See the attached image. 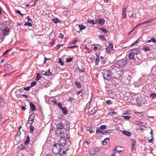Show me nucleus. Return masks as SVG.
<instances>
[{
    "label": "nucleus",
    "mask_w": 156,
    "mask_h": 156,
    "mask_svg": "<svg viewBox=\"0 0 156 156\" xmlns=\"http://www.w3.org/2000/svg\"><path fill=\"white\" fill-rule=\"evenodd\" d=\"M123 117L125 119L127 120L131 118L130 116L129 115L124 116H123Z\"/></svg>",
    "instance_id": "obj_43"
},
{
    "label": "nucleus",
    "mask_w": 156,
    "mask_h": 156,
    "mask_svg": "<svg viewBox=\"0 0 156 156\" xmlns=\"http://www.w3.org/2000/svg\"><path fill=\"white\" fill-rule=\"evenodd\" d=\"M79 27L80 30H82L86 28V27L83 25H79Z\"/></svg>",
    "instance_id": "obj_31"
},
{
    "label": "nucleus",
    "mask_w": 156,
    "mask_h": 156,
    "mask_svg": "<svg viewBox=\"0 0 156 156\" xmlns=\"http://www.w3.org/2000/svg\"><path fill=\"white\" fill-rule=\"evenodd\" d=\"M88 131H89L90 133H92L94 132V130H93L91 129H88Z\"/></svg>",
    "instance_id": "obj_58"
},
{
    "label": "nucleus",
    "mask_w": 156,
    "mask_h": 156,
    "mask_svg": "<svg viewBox=\"0 0 156 156\" xmlns=\"http://www.w3.org/2000/svg\"><path fill=\"white\" fill-rule=\"evenodd\" d=\"M67 151L66 150V149L65 147H63L62 149H60L59 154L61 155H64L65 156H66V152Z\"/></svg>",
    "instance_id": "obj_12"
},
{
    "label": "nucleus",
    "mask_w": 156,
    "mask_h": 156,
    "mask_svg": "<svg viewBox=\"0 0 156 156\" xmlns=\"http://www.w3.org/2000/svg\"><path fill=\"white\" fill-rule=\"evenodd\" d=\"M105 22L104 20L100 18H98L96 20V23L98 24L99 25H103Z\"/></svg>",
    "instance_id": "obj_9"
},
{
    "label": "nucleus",
    "mask_w": 156,
    "mask_h": 156,
    "mask_svg": "<svg viewBox=\"0 0 156 156\" xmlns=\"http://www.w3.org/2000/svg\"><path fill=\"white\" fill-rule=\"evenodd\" d=\"M62 111L63 113L65 114L66 115L68 111H67L66 108V107H63L62 108Z\"/></svg>",
    "instance_id": "obj_24"
},
{
    "label": "nucleus",
    "mask_w": 156,
    "mask_h": 156,
    "mask_svg": "<svg viewBox=\"0 0 156 156\" xmlns=\"http://www.w3.org/2000/svg\"><path fill=\"white\" fill-rule=\"evenodd\" d=\"M30 131V133H33L34 130V127L31 125L29 126Z\"/></svg>",
    "instance_id": "obj_29"
},
{
    "label": "nucleus",
    "mask_w": 156,
    "mask_h": 156,
    "mask_svg": "<svg viewBox=\"0 0 156 156\" xmlns=\"http://www.w3.org/2000/svg\"><path fill=\"white\" fill-rule=\"evenodd\" d=\"M107 128V126L106 125H103L101 126L100 127V128L102 130H104L105 129Z\"/></svg>",
    "instance_id": "obj_40"
},
{
    "label": "nucleus",
    "mask_w": 156,
    "mask_h": 156,
    "mask_svg": "<svg viewBox=\"0 0 156 156\" xmlns=\"http://www.w3.org/2000/svg\"><path fill=\"white\" fill-rule=\"evenodd\" d=\"M141 38H142V37H139V38L138 40H137L133 44H132L131 45V46L132 47V46H133L135 44H137L139 42V40Z\"/></svg>",
    "instance_id": "obj_39"
},
{
    "label": "nucleus",
    "mask_w": 156,
    "mask_h": 156,
    "mask_svg": "<svg viewBox=\"0 0 156 156\" xmlns=\"http://www.w3.org/2000/svg\"><path fill=\"white\" fill-rule=\"evenodd\" d=\"M15 12L16 13H18V14H20V15L21 13V12L20 11V10H16Z\"/></svg>",
    "instance_id": "obj_64"
},
{
    "label": "nucleus",
    "mask_w": 156,
    "mask_h": 156,
    "mask_svg": "<svg viewBox=\"0 0 156 156\" xmlns=\"http://www.w3.org/2000/svg\"><path fill=\"white\" fill-rule=\"evenodd\" d=\"M30 105L31 109L33 111H35L36 109L35 105L31 102H30Z\"/></svg>",
    "instance_id": "obj_22"
},
{
    "label": "nucleus",
    "mask_w": 156,
    "mask_h": 156,
    "mask_svg": "<svg viewBox=\"0 0 156 156\" xmlns=\"http://www.w3.org/2000/svg\"><path fill=\"white\" fill-rule=\"evenodd\" d=\"M99 57H97L95 61V65H97L98 64L99 60Z\"/></svg>",
    "instance_id": "obj_35"
},
{
    "label": "nucleus",
    "mask_w": 156,
    "mask_h": 156,
    "mask_svg": "<svg viewBox=\"0 0 156 156\" xmlns=\"http://www.w3.org/2000/svg\"><path fill=\"white\" fill-rule=\"evenodd\" d=\"M63 124L62 123V122H60L58 123L57 124V127L58 128L57 129H63Z\"/></svg>",
    "instance_id": "obj_18"
},
{
    "label": "nucleus",
    "mask_w": 156,
    "mask_h": 156,
    "mask_svg": "<svg viewBox=\"0 0 156 156\" xmlns=\"http://www.w3.org/2000/svg\"><path fill=\"white\" fill-rule=\"evenodd\" d=\"M0 103L1 105L3 106L4 104V101L3 98L0 97Z\"/></svg>",
    "instance_id": "obj_32"
},
{
    "label": "nucleus",
    "mask_w": 156,
    "mask_h": 156,
    "mask_svg": "<svg viewBox=\"0 0 156 156\" xmlns=\"http://www.w3.org/2000/svg\"><path fill=\"white\" fill-rule=\"evenodd\" d=\"M131 51L134 54L137 55L140 53V51L139 48H135L131 50Z\"/></svg>",
    "instance_id": "obj_11"
},
{
    "label": "nucleus",
    "mask_w": 156,
    "mask_h": 156,
    "mask_svg": "<svg viewBox=\"0 0 156 156\" xmlns=\"http://www.w3.org/2000/svg\"><path fill=\"white\" fill-rule=\"evenodd\" d=\"M130 17H132L133 18H135L136 17V14L134 13H133Z\"/></svg>",
    "instance_id": "obj_61"
},
{
    "label": "nucleus",
    "mask_w": 156,
    "mask_h": 156,
    "mask_svg": "<svg viewBox=\"0 0 156 156\" xmlns=\"http://www.w3.org/2000/svg\"><path fill=\"white\" fill-rule=\"evenodd\" d=\"M99 37L100 39L101 40H106L105 37H104L103 35H100L99 36Z\"/></svg>",
    "instance_id": "obj_45"
},
{
    "label": "nucleus",
    "mask_w": 156,
    "mask_h": 156,
    "mask_svg": "<svg viewBox=\"0 0 156 156\" xmlns=\"http://www.w3.org/2000/svg\"><path fill=\"white\" fill-rule=\"evenodd\" d=\"M90 101L86 105V108H89L90 106Z\"/></svg>",
    "instance_id": "obj_55"
},
{
    "label": "nucleus",
    "mask_w": 156,
    "mask_h": 156,
    "mask_svg": "<svg viewBox=\"0 0 156 156\" xmlns=\"http://www.w3.org/2000/svg\"><path fill=\"white\" fill-rule=\"evenodd\" d=\"M59 35H60V36H59L58 37L59 38L62 39L64 38V36L63 34H59Z\"/></svg>",
    "instance_id": "obj_54"
},
{
    "label": "nucleus",
    "mask_w": 156,
    "mask_h": 156,
    "mask_svg": "<svg viewBox=\"0 0 156 156\" xmlns=\"http://www.w3.org/2000/svg\"><path fill=\"white\" fill-rule=\"evenodd\" d=\"M75 83L76 85L79 88H80L81 87V84L79 82H77V81H76L75 82Z\"/></svg>",
    "instance_id": "obj_36"
},
{
    "label": "nucleus",
    "mask_w": 156,
    "mask_h": 156,
    "mask_svg": "<svg viewBox=\"0 0 156 156\" xmlns=\"http://www.w3.org/2000/svg\"><path fill=\"white\" fill-rule=\"evenodd\" d=\"M98 109L96 107H94L90 112V115H93L94 114L96 111L98 110Z\"/></svg>",
    "instance_id": "obj_16"
},
{
    "label": "nucleus",
    "mask_w": 156,
    "mask_h": 156,
    "mask_svg": "<svg viewBox=\"0 0 156 156\" xmlns=\"http://www.w3.org/2000/svg\"><path fill=\"white\" fill-rule=\"evenodd\" d=\"M136 144V141H133L132 143V149L133 150H135V145Z\"/></svg>",
    "instance_id": "obj_23"
},
{
    "label": "nucleus",
    "mask_w": 156,
    "mask_h": 156,
    "mask_svg": "<svg viewBox=\"0 0 156 156\" xmlns=\"http://www.w3.org/2000/svg\"><path fill=\"white\" fill-rule=\"evenodd\" d=\"M117 62V64L120 66H124L127 63L126 60L124 59L119 60Z\"/></svg>",
    "instance_id": "obj_7"
},
{
    "label": "nucleus",
    "mask_w": 156,
    "mask_h": 156,
    "mask_svg": "<svg viewBox=\"0 0 156 156\" xmlns=\"http://www.w3.org/2000/svg\"><path fill=\"white\" fill-rule=\"evenodd\" d=\"M100 133L103 134H105V131H103L99 129L98 128L96 130V133Z\"/></svg>",
    "instance_id": "obj_25"
},
{
    "label": "nucleus",
    "mask_w": 156,
    "mask_h": 156,
    "mask_svg": "<svg viewBox=\"0 0 156 156\" xmlns=\"http://www.w3.org/2000/svg\"><path fill=\"white\" fill-rule=\"evenodd\" d=\"M135 64L136 65H140V63H141V61L140 60L138 59L137 61L135 60Z\"/></svg>",
    "instance_id": "obj_47"
},
{
    "label": "nucleus",
    "mask_w": 156,
    "mask_h": 156,
    "mask_svg": "<svg viewBox=\"0 0 156 156\" xmlns=\"http://www.w3.org/2000/svg\"><path fill=\"white\" fill-rule=\"evenodd\" d=\"M87 22L88 23L92 24H96V22H95L94 20H87Z\"/></svg>",
    "instance_id": "obj_30"
},
{
    "label": "nucleus",
    "mask_w": 156,
    "mask_h": 156,
    "mask_svg": "<svg viewBox=\"0 0 156 156\" xmlns=\"http://www.w3.org/2000/svg\"><path fill=\"white\" fill-rule=\"evenodd\" d=\"M75 71H76L77 72H79L80 73L81 72H83V70H81V69L79 68H76L75 70Z\"/></svg>",
    "instance_id": "obj_48"
},
{
    "label": "nucleus",
    "mask_w": 156,
    "mask_h": 156,
    "mask_svg": "<svg viewBox=\"0 0 156 156\" xmlns=\"http://www.w3.org/2000/svg\"><path fill=\"white\" fill-rule=\"evenodd\" d=\"M115 153H120V152H122L121 151H118L117 150V148H115Z\"/></svg>",
    "instance_id": "obj_56"
},
{
    "label": "nucleus",
    "mask_w": 156,
    "mask_h": 156,
    "mask_svg": "<svg viewBox=\"0 0 156 156\" xmlns=\"http://www.w3.org/2000/svg\"><path fill=\"white\" fill-rule=\"evenodd\" d=\"M61 149V147L58 144H55L53 147L52 151L55 154H59Z\"/></svg>",
    "instance_id": "obj_2"
},
{
    "label": "nucleus",
    "mask_w": 156,
    "mask_h": 156,
    "mask_svg": "<svg viewBox=\"0 0 156 156\" xmlns=\"http://www.w3.org/2000/svg\"><path fill=\"white\" fill-rule=\"evenodd\" d=\"M154 19H153V18H152L149 20H148L147 21L144 22L143 23H144V24L145 23H151L152 22H153L154 21Z\"/></svg>",
    "instance_id": "obj_28"
},
{
    "label": "nucleus",
    "mask_w": 156,
    "mask_h": 156,
    "mask_svg": "<svg viewBox=\"0 0 156 156\" xmlns=\"http://www.w3.org/2000/svg\"><path fill=\"white\" fill-rule=\"evenodd\" d=\"M151 41L152 42L154 43V44H156V40L155 39V38L154 37H152L150 40H148L147 41V42L148 43H149L151 42Z\"/></svg>",
    "instance_id": "obj_20"
},
{
    "label": "nucleus",
    "mask_w": 156,
    "mask_h": 156,
    "mask_svg": "<svg viewBox=\"0 0 156 156\" xmlns=\"http://www.w3.org/2000/svg\"><path fill=\"white\" fill-rule=\"evenodd\" d=\"M123 133L124 134L127 135L129 136H130L131 135V133L129 131H123Z\"/></svg>",
    "instance_id": "obj_26"
},
{
    "label": "nucleus",
    "mask_w": 156,
    "mask_h": 156,
    "mask_svg": "<svg viewBox=\"0 0 156 156\" xmlns=\"http://www.w3.org/2000/svg\"><path fill=\"white\" fill-rule=\"evenodd\" d=\"M143 49L146 51H150V48L149 47L145 46L143 47Z\"/></svg>",
    "instance_id": "obj_34"
},
{
    "label": "nucleus",
    "mask_w": 156,
    "mask_h": 156,
    "mask_svg": "<svg viewBox=\"0 0 156 156\" xmlns=\"http://www.w3.org/2000/svg\"><path fill=\"white\" fill-rule=\"evenodd\" d=\"M63 129L66 130H68L70 128L69 124L68 123V122H65V123L63 124Z\"/></svg>",
    "instance_id": "obj_13"
},
{
    "label": "nucleus",
    "mask_w": 156,
    "mask_h": 156,
    "mask_svg": "<svg viewBox=\"0 0 156 156\" xmlns=\"http://www.w3.org/2000/svg\"><path fill=\"white\" fill-rule=\"evenodd\" d=\"M73 58H68L66 59V61L67 62H70L72 61V60L73 59Z\"/></svg>",
    "instance_id": "obj_49"
},
{
    "label": "nucleus",
    "mask_w": 156,
    "mask_h": 156,
    "mask_svg": "<svg viewBox=\"0 0 156 156\" xmlns=\"http://www.w3.org/2000/svg\"><path fill=\"white\" fill-rule=\"evenodd\" d=\"M3 35L6 36L9 34L10 32V29L7 27H5L3 30Z\"/></svg>",
    "instance_id": "obj_5"
},
{
    "label": "nucleus",
    "mask_w": 156,
    "mask_h": 156,
    "mask_svg": "<svg viewBox=\"0 0 156 156\" xmlns=\"http://www.w3.org/2000/svg\"><path fill=\"white\" fill-rule=\"evenodd\" d=\"M62 45H60L59 44H58L56 47H55V49H59L60 48V46H62Z\"/></svg>",
    "instance_id": "obj_63"
},
{
    "label": "nucleus",
    "mask_w": 156,
    "mask_h": 156,
    "mask_svg": "<svg viewBox=\"0 0 156 156\" xmlns=\"http://www.w3.org/2000/svg\"><path fill=\"white\" fill-rule=\"evenodd\" d=\"M58 106L61 109H62V108H63L62 107V105L61 103L58 104Z\"/></svg>",
    "instance_id": "obj_60"
},
{
    "label": "nucleus",
    "mask_w": 156,
    "mask_h": 156,
    "mask_svg": "<svg viewBox=\"0 0 156 156\" xmlns=\"http://www.w3.org/2000/svg\"><path fill=\"white\" fill-rule=\"evenodd\" d=\"M109 45L110 47V48H111V49H113V44L112 43H109Z\"/></svg>",
    "instance_id": "obj_62"
},
{
    "label": "nucleus",
    "mask_w": 156,
    "mask_h": 156,
    "mask_svg": "<svg viewBox=\"0 0 156 156\" xmlns=\"http://www.w3.org/2000/svg\"><path fill=\"white\" fill-rule=\"evenodd\" d=\"M107 142L105 140H104L102 141V144L103 145L105 146L107 144Z\"/></svg>",
    "instance_id": "obj_52"
},
{
    "label": "nucleus",
    "mask_w": 156,
    "mask_h": 156,
    "mask_svg": "<svg viewBox=\"0 0 156 156\" xmlns=\"http://www.w3.org/2000/svg\"><path fill=\"white\" fill-rule=\"evenodd\" d=\"M43 72H44V73L43 74V75L47 76H50L52 75V73L50 72L49 69H48V71L46 72L43 70L42 73H43Z\"/></svg>",
    "instance_id": "obj_15"
},
{
    "label": "nucleus",
    "mask_w": 156,
    "mask_h": 156,
    "mask_svg": "<svg viewBox=\"0 0 156 156\" xmlns=\"http://www.w3.org/2000/svg\"><path fill=\"white\" fill-rule=\"evenodd\" d=\"M112 73L113 74V77L116 79H118L122 75V72L121 71L119 67H115L112 68L111 70Z\"/></svg>",
    "instance_id": "obj_1"
},
{
    "label": "nucleus",
    "mask_w": 156,
    "mask_h": 156,
    "mask_svg": "<svg viewBox=\"0 0 156 156\" xmlns=\"http://www.w3.org/2000/svg\"><path fill=\"white\" fill-rule=\"evenodd\" d=\"M66 139L64 138H60V140L59 141V143L58 144L60 146H64L66 144Z\"/></svg>",
    "instance_id": "obj_6"
},
{
    "label": "nucleus",
    "mask_w": 156,
    "mask_h": 156,
    "mask_svg": "<svg viewBox=\"0 0 156 156\" xmlns=\"http://www.w3.org/2000/svg\"><path fill=\"white\" fill-rule=\"evenodd\" d=\"M58 62L62 65H63L64 64V62L62 61L61 58H59V59Z\"/></svg>",
    "instance_id": "obj_50"
},
{
    "label": "nucleus",
    "mask_w": 156,
    "mask_h": 156,
    "mask_svg": "<svg viewBox=\"0 0 156 156\" xmlns=\"http://www.w3.org/2000/svg\"><path fill=\"white\" fill-rule=\"evenodd\" d=\"M30 87H29V86L27 87H25L24 88V90H28L30 89Z\"/></svg>",
    "instance_id": "obj_57"
},
{
    "label": "nucleus",
    "mask_w": 156,
    "mask_h": 156,
    "mask_svg": "<svg viewBox=\"0 0 156 156\" xmlns=\"http://www.w3.org/2000/svg\"><path fill=\"white\" fill-rule=\"evenodd\" d=\"M10 50V49H9L8 50H6L5 52L3 53V55L5 56V55H6L7 53Z\"/></svg>",
    "instance_id": "obj_59"
},
{
    "label": "nucleus",
    "mask_w": 156,
    "mask_h": 156,
    "mask_svg": "<svg viewBox=\"0 0 156 156\" xmlns=\"http://www.w3.org/2000/svg\"><path fill=\"white\" fill-rule=\"evenodd\" d=\"M34 115L31 114L30 115V116L29 117L28 122L29 124H32L34 122Z\"/></svg>",
    "instance_id": "obj_8"
},
{
    "label": "nucleus",
    "mask_w": 156,
    "mask_h": 156,
    "mask_svg": "<svg viewBox=\"0 0 156 156\" xmlns=\"http://www.w3.org/2000/svg\"><path fill=\"white\" fill-rule=\"evenodd\" d=\"M36 83L37 82L35 81L32 82L30 85V87H33L36 84Z\"/></svg>",
    "instance_id": "obj_46"
},
{
    "label": "nucleus",
    "mask_w": 156,
    "mask_h": 156,
    "mask_svg": "<svg viewBox=\"0 0 156 156\" xmlns=\"http://www.w3.org/2000/svg\"><path fill=\"white\" fill-rule=\"evenodd\" d=\"M99 151V150L98 148H95L94 149H92L90 152V154L91 155H94Z\"/></svg>",
    "instance_id": "obj_14"
},
{
    "label": "nucleus",
    "mask_w": 156,
    "mask_h": 156,
    "mask_svg": "<svg viewBox=\"0 0 156 156\" xmlns=\"http://www.w3.org/2000/svg\"><path fill=\"white\" fill-rule=\"evenodd\" d=\"M56 134L58 136L60 137V138H64L65 137V134L60 129H57L55 131Z\"/></svg>",
    "instance_id": "obj_4"
},
{
    "label": "nucleus",
    "mask_w": 156,
    "mask_h": 156,
    "mask_svg": "<svg viewBox=\"0 0 156 156\" xmlns=\"http://www.w3.org/2000/svg\"><path fill=\"white\" fill-rule=\"evenodd\" d=\"M112 72L109 71H106L103 73L104 77L107 80H109L113 77V75H112Z\"/></svg>",
    "instance_id": "obj_3"
},
{
    "label": "nucleus",
    "mask_w": 156,
    "mask_h": 156,
    "mask_svg": "<svg viewBox=\"0 0 156 156\" xmlns=\"http://www.w3.org/2000/svg\"><path fill=\"white\" fill-rule=\"evenodd\" d=\"M106 103L108 105H111L112 104V103L111 100H108L106 101Z\"/></svg>",
    "instance_id": "obj_53"
},
{
    "label": "nucleus",
    "mask_w": 156,
    "mask_h": 156,
    "mask_svg": "<svg viewBox=\"0 0 156 156\" xmlns=\"http://www.w3.org/2000/svg\"><path fill=\"white\" fill-rule=\"evenodd\" d=\"M100 30H101L103 32L105 33H106L108 31L105 29L103 28H101L100 29Z\"/></svg>",
    "instance_id": "obj_41"
},
{
    "label": "nucleus",
    "mask_w": 156,
    "mask_h": 156,
    "mask_svg": "<svg viewBox=\"0 0 156 156\" xmlns=\"http://www.w3.org/2000/svg\"><path fill=\"white\" fill-rule=\"evenodd\" d=\"M30 138L28 136H27L26 140L25 141V144H28L30 143Z\"/></svg>",
    "instance_id": "obj_27"
},
{
    "label": "nucleus",
    "mask_w": 156,
    "mask_h": 156,
    "mask_svg": "<svg viewBox=\"0 0 156 156\" xmlns=\"http://www.w3.org/2000/svg\"><path fill=\"white\" fill-rule=\"evenodd\" d=\"M97 46H99L100 47L99 49H101L102 47L101 45H100L99 44H97L96 46L95 45H92V47L93 48L94 50H96L98 49V47H97Z\"/></svg>",
    "instance_id": "obj_21"
},
{
    "label": "nucleus",
    "mask_w": 156,
    "mask_h": 156,
    "mask_svg": "<svg viewBox=\"0 0 156 156\" xmlns=\"http://www.w3.org/2000/svg\"><path fill=\"white\" fill-rule=\"evenodd\" d=\"M127 6H125V5H124L123 6V7L122 8V18L124 19L126 18V10L127 8Z\"/></svg>",
    "instance_id": "obj_10"
},
{
    "label": "nucleus",
    "mask_w": 156,
    "mask_h": 156,
    "mask_svg": "<svg viewBox=\"0 0 156 156\" xmlns=\"http://www.w3.org/2000/svg\"><path fill=\"white\" fill-rule=\"evenodd\" d=\"M106 52L108 53H110V49L108 46H107L106 47Z\"/></svg>",
    "instance_id": "obj_51"
},
{
    "label": "nucleus",
    "mask_w": 156,
    "mask_h": 156,
    "mask_svg": "<svg viewBox=\"0 0 156 156\" xmlns=\"http://www.w3.org/2000/svg\"><path fill=\"white\" fill-rule=\"evenodd\" d=\"M25 26H27L29 27L31 26H32V24L30 23L29 22H27L26 23H25L24 24Z\"/></svg>",
    "instance_id": "obj_44"
},
{
    "label": "nucleus",
    "mask_w": 156,
    "mask_h": 156,
    "mask_svg": "<svg viewBox=\"0 0 156 156\" xmlns=\"http://www.w3.org/2000/svg\"><path fill=\"white\" fill-rule=\"evenodd\" d=\"M150 97L152 98V99L156 97V93H151L150 95Z\"/></svg>",
    "instance_id": "obj_38"
},
{
    "label": "nucleus",
    "mask_w": 156,
    "mask_h": 156,
    "mask_svg": "<svg viewBox=\"0 0 156 156\" xmlns=\"http://www.w3.org/2000/svg\"><path fill=\"white\" fill-rule=\"evenodd\" d=\"M5 68L8 71H11L12 69V65L10 64H6L5 65Z\"/></svg>",
    "instance_id": "obj_17"
},
{
    "label": "nucleus",
    "mask_w": 156,
    "mask_h": 156,
    "mask_svg": "<svg viewBox=\"0 0 156 156\" xmlns=\"http://www.w3.org/2000/svg\"><path fill=\"white\" fill-rule=\"evenodd\" d=\"M140 122V125L142 126L143 127H146V125H147V124L146 123H145L144 124L143 122Z\"/></svg>",
    "instance_id": "obj_42"
},
{
    "label": "nucleus",
    "mask_w": 156,
    "mask_h": 156,
    "mask_svg": "<svg viewBox=\"0 0 156 156\" xmlns=\"http://www.w3.org/2000/svg\"><path fill=\"white\" fill-rule=\"evenodd\" d=\"M134 54H133L132 51L131 52H129L128 54V58L129 59H134Z\"/></svg>",
    "instance_id": "obj_19"
},
{
    "label": "nucleus",
    "mask_w": 156,
    "mask_h": 156,
    "mask_svg": "<svg viewBox=\"0 0 156 156\" xmlns=\"http://www.w3.org/2000/svg\"><path fill=\"white\" fill-rule=\"evenodd\" d=\"M52 21L55 23H57L60 22L58 18H53Z\"/></svg>",
    "instance_id": "obj_33"
},
{
    "label": "nucleus",
    "mask_w": 156,
    "mask_h": 156,
    "mask_svg": "<svg viewBox=\"0 0 156 156\" xmlns=\"http://www.w3.org/2000/svg\"><path fill=\"white\" fill-rule=\"evenodd\" d=\"M41 78V77L39 74V73H37V77L36 79V80L37 81L39 80Z\"/></svg>",
    "instance_id": "obj_37"
}]
</instances>
